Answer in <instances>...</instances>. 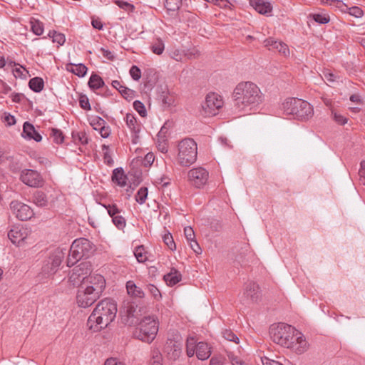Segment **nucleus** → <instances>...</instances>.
<instances>
[{
	"instance_id": "obj_1",
	"label": "nucleus",
	"mask_w": 365,
	"mask_h": 365,
	"mask_svg": "<svg viewBox=\"0 0 365 365\" xmlns=\"http://www.w3.org/2000/svg\"><path fill=\"white\" fill-rule=\"evenodd\" d=\"M233 106L237 111L247 112L263 101V94L259 87L250 81L240 82L232 95Z\"/></svg>"
},
{
	"instance_id": "obj_2",
	"label": "nucleus",
	"mask_w": 365,
	"mask_h": 365,
	"mask_svg": "<svg viewBox=\"0 0 365 365\" xmlns=\"http://www.w3.org/2000/svg\"><path fill=\"white\" fill-rule=\"evenodd\" d=\"M116 304L110 299L100 301L87 321V327L93 332H98L107 327L115 318Z\"/></svg>"
},
{
	"instance_id": "obj_3",
	"label": "nucleus",
	"mask_w": 365,
	"mask_h": 365,
	"mask_svg": "<svg viewBox=\"0 0 365 365\" xmlns=\"http://www.w3.org/2000/svg\"><path fill=\"white\" fill-rule=\"evenodd\" d=\"M282 109L287 115H292L300 120H307L314 115V110L310 103L299 98L287 99L282 103Z\"/></svg>"
},
{
	"instance_id": "obj_4",
	"label": "nucleus",
	"mask_w": 365,
	"mask_h": 365,
	"mask_svg": "<svg viewBox=\"0 0 365 365\" xmlns=\"http://www.w3.org/2000/svg\"><path fill=\"white\" fill-rule=\"evenodd\" d=\"M95 251L94 245L86 238L75 240L70 248L67 266L72 267L83 258H88Z\"/></svg>"
},
{
	"instance_id": "obj_5",
	"label": "nucleus",
	"mask_w": 365,
	"mask_h": 365,
	"mask_svg": "<svg viewBox=\"0 0 365 365\" xmlns=\"http://www.w3.org/2000/svg\"><path fill=\"white\" fill-rule=\"evenodd\" d=\"M295 333H297V329L285 323L272 324L269 329L272 340L274 343L286 348L293 346Z\"/></svg>"
},
{
	"instance_id": "obj_6",
	"label": "nucleus",
	"mask_w": 365,
	"mask_h": 365,
	"mask_svg": "<svg viewBox=\"0 0 365 365\" xmlns=\"http://www.w3.org/2000/svg\"><path fill=\"white\" fill-rule=\"evenodd\" d=\"M158 331V322L151 317H145L138 324L133 335L143 342L151 343Z\"/></svg>"
},
{
	"instance_id": "obj_7",
	"label": "nucleus",
	"mask_w": 365,
	"mask_h": 365,
	"mask_svg": "<svg viewBox=\"0 0 365 365\" xmlns=\"http://www.w3.org/2000/svg\"><path fill=\"white\" fill-rule=\"evenodd\" d=\"M197 146L192 138H185L178 144V163L185 167H189L197 160Z\"/></svg>"
},
{
	"instance_id": "obj_8",
	"label": "nucleus",
	"mask_w": 365,
	"mask_h": 365,
	"mask_svg": "<svg viewBox=\"0 0 365 365\" xmlns=\"http://www.w3.org/2000/svg\"><path fill=\"white\" fill-rule=\"evenodd\" d=\"M101 296L88 287L80 284L76 294V302L79 307L86 308L94 304Z\"/></svg>"
},
{
	"instance_id": "obj_9",
	"label": "nucleus",
	"mask_w": 365,
	"mask_h": 365,
	"mask_svg": "<svg viewBox=\"0 0 365 365\" xmlns=\"http://www.w3.org/2000/svg\"><path fill=\"white\" fill-rule=\"evenodd\" d=\"M65 255L63 250L56 249L44 262L42 267L43 273L47 275L54 274L61 265Z\"/></svg>"
},
{
	"instance_id": "obj_10",
	"label": "nucleus",
	"mask_w": 365,
	"mask_h": 365,
	"mask_svg": "<svg viewBox=\"0 0 365 365\" xmlns=\"http://www.w3.org/2000/svg\"><path fill=\"white\" fill-rule=\"evenodd\" d=\"M91 262L88 261L82 262L73 269L69 277V281L74 286L82 284L89 275H91Z\"/></svg>"
},
{
	"instance_id": "obj_11",
	"label": "nucleus",
	"mask_w": 365,
	"mask_h": 365,
	"mask_svg": "<svg viewBox=\"0 0 365 365\" xmlns=\"http://www.w3.org/2000/svg\"><path fill=\"white\" fill-rule=\"evenodd\" d=\"M223 106V101L220 96L211 93L207 95L205 101L202 107L206 115H215L217 111Z\"/></svg>"
},
{
	"instance_id": "obj_12",
	"label": "nucleus",
	"mask_w": 365,
	"mask_h": 365,
	"mask_svg": "<svg viewBox=\"0 0 365 365\" xmlns=\"http://www.w3.org/2000/svg\"><path fill=\"white\" fill-rule=\"evenodd\" d=\"M21 181L31 187H42L44 181L41 174L32 169H24L20 174Z\"/></svg>"
},
{
	"instance_id": "obj_13",
	"label": "nucleus",
	"mask_w": 365,
	"mask_h": 365,
	"mask_svg": "<svg viewBox=\"0 0 365 365\" xmlns=\"http://www.w3.org/2000/svg\"><path fill=\"white\" fill-rule=\"evenodd\" d=\"M10 209L16 217L21 221L31 219L34 215L33 210L29 205L17 200L11 201Z\"/></svg>"
},
{
	"instance_id": "obj_14",
	"label": "nucleus",
	"mask_w": 365,
	"mask_h": 365,
	"mask_svg": "<svg viewBox=\"0 0 365 365\" xmlns=\"http://www.w3.org/2000/svg\"><path fill=\"white\" fill-rule=\"evenodd\" d=\"M208 177L209 173L202 167L193 168L188 173L190 181L197 188L202 187L207 183Z\"/></svg>"
},
{
	"instance_id": "obj_15",
	"label": "nucleus",
	"mask_w": 365,
	"mask_h": 365,
	"mask_svg": "<svg viewBox=\"0 0 365 365\" xmlns=\"http://www.w3.org/2000/svg\"><path fill=\"white\" fill-rule=\"evenodd\" d=\"M81 284L85 285V287H88L91 291L102 295L106 288V280L101 274H93L89 275Z\"/></svg>"
},
{
	"instance_id": "obj_16",
	"label": "nucleus",
	"mask_w": 365,
	"mask_h": 365,
	"mask_svg": "<svg viewBox=\"0 0 365 365\" xmlns=\"http://www.w3.org/2000/svg\"><path fill=\"white\" fill-rule=\"evenodd\" d=\"M108 211V215L112 218V222L114 225L120 230H123L126 225V220L125 217L121 215L122 210L119 209L115 204H109L104 205Z\"/></svg>"
},
{
	"instance_id": "obj_17",
	"label": "nucleus",
	"mask_w": 365,
	"mask_h": 365,
	"mask_svg": "<svg viewBox=\"0 0 365 365\" xmlns=\"http://www.w3.org/2000/svg\"><path fill=\"white\" fill-rule=\"evenodd\" d=\"M29 230L23 226H14L8 232V237L13 244L19 245L29 235Z\"/></svg>"
},
{
	"instance_id": "obj_18",
	"label": "nucleus",
	"mask_w": 365,
	"mask_h": 365,
	"mask_svg": "<svg viewBox=\"0 0 365 365\" xmlns=\"http://www.w3.org/2000/svg\"><path fill=\"white\" fill-rule=\"evenodd\" d=\"M264 43V46L267 47L269 50L278 51L284 56L289 54L288 46L282 41H276L273 38H269L266 39Z\"/></svg>"
},
{
	"instance_id": "obj_19",
	"label": "nucleus",
	"mask_w": 365,
	"mask_h": 365,
	"mask_svg": "<svg viewBox=\"0 0 365 365\" xmlns=\"http://www.w3.org/2000/svg\"><path fill=\"white\" fill-rule=\"evenodd\" d=\"M22 137L29 140H34L36 142H40L42 140L41 134L35 129L33 124L29 122H25L23 125Z\"/></svg>"
},
{
	"instance_id": "obj_20",
	"label": "nucleus",
	"mask_w": 365,
	"mask_h": 365,
	"mask_svg": "<svg viewBox=\"0 0 365 365\" xmlns=\"http://www.w3.org/2000/svg\"><path fill=\"white\" fill-rule=\"evenodd\" d=\"M125 122L127 126L130 130L132 135L133 143H137L138 133L140 132V125L137 123V120L133 114L127 113L125 116Z\"/></svg>"
},
{
	"instance_id": "obj_21",
	"label": "nucleus",
	"mask_w": 365,
	"mask_h": 365,
	"mask_svg": "<svg viewBox=\"0 0 365 365\" xmlns=\"http://www.w3.org/2000/svg\"><path fill=\"white\" fill-rule=\"evenodd\" d=\"M165 351H167L170 359L176 360L181 354L182 344L180 342L170 340L166 344Z\"/></svg>"
},
{
	"instance_id": "obj_22",
	"label": "nucleus",
	"mask_w": 365,
	"mask_h": 365,
	"mask_svg": "<svg viewBox=\"0 0 365 365\" xmlns=\"http://www.w3.org/2000/svg\"><path fill=\"white\" fill-rule=\"evenodd\" d=\"M308 348L307 342L302 334L297 330L294 334V343L292 347L289 349H294L297 354H302L307 351Z\"/></svg>"
},
{
	"instance_id": "obj_23",
	"label": "nucleus",
	"mask_w": 365,
	"mask_h": 365,
	"mask_svg": "<svg viewBox=\"0 0 365 365\" xmlns=\"http://www.w3.org/2000/svg\"><path fill=\"white\" fill-rule=\"evenodd\" d=\"M259 287L255 282H250L246 284L244 294L250 299L252 302H256L259 299Z\"/></svg>"
},
{
	"instance_id": "obj_24",
	"label": "nucleus",
	"mask_w": 365,
	"mask_h": 365,
	"mask_svg": "<svg viewBox=\"0 0 365 365\" xmlns=\"http://www.w3.org/2000/svg\"><path fill=\"white\" fill-rule=\"evenodd\" d=\"M252 5L256 11L263 15L268 16L272 11V6L268 1L256 0L252 4Z\"/></svg>"
},
{
	"instance_id": "obj_25",
	"label": "nucleus",
	"mask_w": 365,
	"mask_h": 365,
	"mask_svg": "<svg viewBox=\"0 0 365 365\" xmlns=\"http://www.w3.org/2000/svg\"><path fill=\"white\" fill-rule=\"evenodd\" d=\"M211 355L210 347L205 342H199L196 345V356L200 360H206Z\"/></svg>"
},
{
	"instance_id": "obj_26",
	"label": "nucleus",
	"mask_w": 365,
	"mask_h": 365,
	"mask_svg": "<svg viewBox=\"0 0 365 365\" xmlns=\"http://www.w3.org/2000/svg\"><path fill=\"white\" fill-rule=\"evenodd\" d=\"M127 176L125 175L122 168H118L113 170L112 174V181L120 187L126 185Z\"/></svg>"
},
{
	"instance_id": "obj_27",
	"label": "nucleus",
	"mask_w": 365,
	"mask_h": 365,
	"mask_svg": "<svg viewBox=\"0 0 365 365\" xmlns=\"http://www.w3.org/2000/svg\"><path fill=\"white\" fill-rule=\"evenodd\" d=\"M163 278L168 286H174L181 280L182 274L177 269H172Z\"/></svg>"
},
{
	"instance_id": "obj_28",
	"label": "nucleus",
	"mask_w": 365,
	"mask_h": 365,
	"mask_svg": "<svg viewBox=\"0 0 365 365\" xmlns=\"http://www.w3.org/2000/svg\"><path fill=\"white\" fill-rule=\"evenodd\" d=\"M126 289L128 294L135 297H139L143 298L145 296L144 292L141 288L138 287L133 281H128L126 283Z\"/></svg>"
},
{
	"instance_id": "obj_29",
	"label": "nucleus",
	"mask_w": 365,
	"mask_h": 365,
	"mask_svg": "<svg viewBox=\"0 0 365 365\" xmlns=\"http://www.w3.org/2000/svg\"><path fill=\"white\" fill-rule=\"evenodd\" d=\"M66 69L78 77L85 76L88 71V68L83 63H69L67 65Z\"/></svg>"
},
{
	"instance_id": "obj_30",
	"label": "nucleus",
	"mask_w": 365,
	"mask_h": 365,
	"mask_svg": "<svg viewBox=\"0 0 365 365\" xmlns=\"http://www.w3.org/2000/svg\"><path fill=\"white\" fill-rule=\"evenodd\" d=\"M32 200L34 204L38 207H45L48 205V198L46 193L41 190L36 191L33 196Z\"/></svg>"
},
{
	"instance_id": "obj_31",
	"label": "nucleus",
	"mask_w": 365,
	"mask_h": 365,
	"mask_svg": "<svg viewBox=\"0 0 365 365\" xmlns=\"http://www.w3.org/2000/svg\"><path fill=\"white\" fill-rule=\"evenodd\" d=\"M182 6V0H165V7L170 15H175Z\"/></svg>"
},
{
	"instance_id": "obj_32",
	"label": "nucleus",
	"mask_w": 365,
	"mask_h": 365,
	"mask_svg": "<svg viewBox=\"0 0 365 365\" xmlns=\"http://www.w3.org/2000/svg\"><path fill=\"white\" fill-rule=\"evenodd\" d=\"M88 84L90 88L94 91L102 88L105 83L103 80L99 75L96 73H92L89 78Z\"/></svg>"
},
{
	"instance_id": "obj_33",
	"label": "nucleus",
	"mask_w": 365,
	"mask_h": 365,
	"mask_svg": "<svg viewBox=\"0 0 365 365\" xmlns=\"http://www.w3.org/2000/svg\"><path fill=\"white\" fill-rule=\"evenodd\" d=\"M29 86L34 92L39 93L43 89V80L40 77H34L29 80Z\"/></svg>"
},
{
	"instance_id": "obj_34",
	"label": "nucleus",
	"mask_w": 365,
	"mask_h": 365,
	"mask_svg": "<svg viewBox=\"0 0 365 365\" xmlns=\"http://www.w3.org/2000/svg\"><path fill=\"white\" fill-rule=\"evenodd\" d=\"M150 48L153 53L161 55L165 50V44L161 38H157L151 43Z\"/></svg>"
},
{
	"instance_id": "obj_35",
	"label": "nucleus",
	"mask_w": 365,
	"mask_h": 365,
	"mask_svg": "<svg viewBox=\"0 0 365 365\" xmlns=\"http://www.w3.org/2000/svg\"><path fill=\"white\" fill-rule=\"evenodd\" d=\"M196 340L193 336H189L186 341V353L188 357H192L196 354Z\"/></svg>"
},
{
	"instance_id": "obj_36",
	"label": "nucleus",
	"mask_w": 365,
	"mask_h": 365,
	"mask_svg": "<svg viewBox=\"0 0 365 365\" xmlns=\"http://www.w3.org/2000/svg\"><path fill=\"white\" fill-rule=\"evenodd\" d=\"M50 131V138L53 140V143L61 144L63 142L64 135L60 129L51 128Z\"/></svg>"
},
{
	"instance_id": "obj_37",
	"label": "nucleus",
	"mask_w": 365,
	"mask_h": 365,
	"mask_svg": "<svg viewBox=\"0 0 365 365\" xmlns=\"http://www.w3.org/2000/svg\"><path fill=\"white\" fill-rule=\"evenodd\" d=\"M31 31L37 36H40L43 32V24L39 20L32 19L31 20Z\"/></svg>"
},
{
	"instance_id": "obj_38",
	"label": "nucleus",
	"mask_w": 365,
	"mask_h": 365,
	"mask_svg": "<svg viewBox=\"0 0 365 365\" xmlns=\"http://www.w3.org/2000/svg\"><path fill=\"white\" fill-rule=\"evenodd\" d=\"M134 255L138 262H145L148 259L143 245H140L135 248Z\"/></svg>"
},
{
	"instance_id": "obj_39",
	"label": "nucleus",
	"mask_w": 365,
	"mask_h": 365,
	"mask_svg": "<svg viewBox=\"0 0 365 365\" xmlns=\"http://www.w3.org/2000/svg\"><path fill=\"white\" fill-rule=\"evenodd\" d=\"M154 160L155 155L153 153H148L144 158L138 157L136 159L137 162L141 163V164L145 168L150 166L153 163Z\"/></svg>"
},
{
	"instance_id": "obj_40",
	"label": "nucleus",
	"mask_w": 365,
	"mask_h": 365,
	"mask_svg": "<svg viewBox=\"0 0 365 365\" xmlns=\"http://www.w3.org/2000/svg\"><path fill=\"white\" fill-rule=\"evenodd\" d=\"M163 356L158 349H154L152 351L150 365H163Z\"/></svg>"
},
{
	"instance_id": "obj_41",
	"label": "nucleus",
	"mask_w": 365,
	"mask_h": 365,
	"mask_svg": "<svg viewBox=\"0 0 365 365\" xmlns=\"http://www.w3.org/2000/svg\"><path fill=\"white\" fill-rule=\"evenodd\" d=\"M147 196H148V188L146 187H141L138 190V191L135 195V200L139 204L142 205L145 202V200L147 199Z\"/></svg>"
},
{
	"instance_id": "obj_42",
	"label": "nucleus",
	"mask_w": 365,
	"mask_h": 365,
	"mask_svg": "<svg viewBox=\"0 0 365 365\" xmlns=\"http://www.w3.org/2000/svg\"><path fill=\"white\" fill-rule=\"evenodd\" d=\"M101 148L103 151L104 163L108 165H112L113 164V160L110 153L108 145H103Z\"/></svg>"
},
{
	"instance_id": "obj_43",
	"label": "nucleus",
	"mask_w": 365,
	"mask_h": 365,
	"mask_svg": "<svg viewBox=\"0 0 365 365\" xmlns=\"http://www.w3.org/2000/svg\"><path fill=\"white\" fill-rule=\"evenodd\" d=\"M79 106L80 107L86 110H91V106L89 102V99L85 94H80L79 95Z\"/></svg>"
},
{
	"instance_id": "obj_44",
	"label": "nucleus",
	"mask_w": 365,
	"mask_h": 365,
	"mask_svg": "<svg viewBox=\"0 0 365 365\" xmlns=\"http://www.w3.org/2000/svg\"><path fill=\"white\" fill-rule=\"evenodd\" d=\"M312 19L320 24H325L329 22L330 18L326 14H314L312 15Z\"/></svg>"
},
{
	"instance_id": "obj_45",
	"label": "nucleus",
	"mask_w": 365,
	"mask_h": 365,
	"mask_svg": "<svg viewBox=\"0 0 365 365\" xmlns=\"http://www.w3.org/2000/svg\"><path fill=\"white\" fill-rule=\"evenodd\" d=\"M223 337L230 341H233L235 344L239 343L238 336L230 329H225L222 331Z\"/></svg>"
},
{
	"instance_id": "obj_46",
	"label": "nucleus",
	"mask_w": 365,
	"mask_h": 365,
	"mask_svg": "<svg viewBox=\"0 0 365 365\" xmlns=\"http://www.w3.org/2000/svg\"><path fill=\"white\" fill-rule=\"evenodd\" d=\"M147 290L155 300H160L162 297L160 290L152 284L147 285Z\"/></svg>"
},
{
	"instance_id": "obj_47",
	"label": "nucleus",
	"mask_w": 365,
	"mask_h": 365,
	"mask_svg": "<svg viewBox=\"0 0 365 365\" xmlns=\"http://www.w3.org/2000/svg\"><path fill=\"white\" fill-rule=\"evenodd\" d=\"M133 108L141 117H145L147 115L145 107L141 101H135L133 102Z\"/></svg>"
},
{
	"instance_id": "obj_48",
	"label": "nucleus",
	"mask_w": 365,
	"mask_h": 365,
	"mask_svg": "<svg viewBox=\"0 0 365 365\" xmlns=\"http://www.w3.org/2000/svg\"><path fill=\"white\" fill-rule=\"evenodd\" d=\"M163 242L168 246V247L171 250H175L176 249L175 243L173 240V237L170 233L165 234L163 237Z\"/></svg>"
},
{
	"instance_id": "obj_49",
	"label": "nucleus",
	"mask_w": 365,
	"mask_h": 365,
	"mask_svg": "<svg viewBox=\"0 0 365 365\" xmlns=\"http://www.w3.org/2000/svg\"><path fill=\"white\" fill-rule=\"evenodd\" d=\"M346 11L351 16H353L356 18H360L364 15L363 10L359 6H346Z\"/></svg>"
},
{
	"instance_id": "obj_50",
	"label": "nucleus",
	"mask_w": 365,
	"mask_h": 365,
	"mask_svg": "<svg viewBox=\"0 0 365 365\" xmlns=\"http://www.w3.org/2000/svg\"><path fill=\"white\" fill-rule=\"evenodd\" d=\"M160 100L163 104L167 106H170L174 102L173 96H171L168 92H163L160 96Z\"/></svg>"
},
{
	"instance_id": "obj_51",
	"label": "nucleus",
	"mask_w": 365,
	"mask_h": 365,
	"mask_svg": "<svg viewBox=\"0 0 365 365\" xmlns=\"http://www.w3.org/2000/svg\"><path fill=\"white\" fill-rule=\"evenodd\" d=\"M170 56L173 59L177 61H182L183 57L185 56L184 52L178 48H175L170 51Z\"/></svg>"
},
{
	"instance_id": "obj_52",
	"label": "nucleus",
	"mask_w": 365,
	"mask_h": 365,
	"mask_svg": "<svg viewBox=\"0 0 365 365\" xmlns=\"http://www.w3.org/2000/svg\"><path fill=\"white\" fill-rule=\"evenodd\" d=\"M115 4L122 9L126 11H133L135 9V6L123 0H116Z\"/></svg>"
},
{
	"instance_id": "obj_53",
	"label": "nucleus",
	"mask_w": 365,
	"mask_h": 365,
	"mask_svg": "<svg viewBox=\"0 0 365 365\" xmlns=\"http://www.w3.org/2000/svg\"><path fill=\"white\" fill-rule=\"evenodd\" d=\"M130 74L134 81H138L141 77V71L137 66H132Z\"/></svg>"
},
{
	"instance_id": "obj_54",
	"label": "nucleus",
	"mask_w": 365,
	"mask_h": 365,
	"mask_svg": "<svg viewBox=\"0 0 365 365\" xmlns=\"http://www.w3.org/2000/svg\"><path fill=\"white\" fill-rule=\"evenodd\" d=\"M184 234L188 242H192L195 240V232L191 227H185Z\"/></svg>"
},
{
	"instance_id": "obj_55",
	"label": "nucleus",
	"mask_w": 365,
	"mask_h": 365,
	"mask_svg": "<svg viewBox=\"0 0 365 365\" xmlns=\"http://www.w3.org/2000/svg\"><path fill=\"white\" fill-rule=\"evenodd\" d=\"M252 255V252L248 247H246L245 250L240 252V255L236 257L235 259L240 264H245L247 260L245 259L244 255Z\"/></svg>"
},
{
	"instance_id": "obj_56",
	"label": "nucleus",
	"mask_w": 365,
	"mask_h": 365,
	"mask_svg": "<svg viewBox=\"0 0 365 365\" xmlns=\"http://www.w3.org/2000/svg\"><path fill=\"white\" fill-rule=\"evenodd\" d=\"M119 93L125 99H132L134 96V91L125 86H124L123 88H121V90H120Z\"/></svg>"
},
{
	"instance_id": "obj_57",
	"label": "nucleus",
	"mask_w": 365,
	"mask_h": 365,
	"mask_svg": "<svg viewBox=\"0 0 365 365\" xmlns=\"http://www.w3.org/2000/svg\"><path fill=\"white\" fill-rule=\"evenodd\" d=\"M331 115L333 116L334 120L339 125H344L347 123L348 119L341 114L337 113L336 112L332 111Z\"/></svg>"
},
{
	"instance_id": "obj_58",
	"label": "nucleus",
	"mask_w": 365,
	"mask_h": 365,
	"mask_svg": "<svg viewBox=\"0 0 365 365\" xmlns=\"http://www.w3.org/2000/svg\"><path fill=\"white\" fill-rule=\"evenodd\" d=\"M65 41H66L65 35L62 33L56 31L55 36H53V42L57 43L59 46H62L64 44Z\"/></svg>"
},
{
	"instance_id": "obj_59",
	"label": "nucleus",
	"mask_w": 365,
	"mask_h": 365,
	"mask_svg": "<svg viewBox=\"0 0 365 365\" xmlns=\"http://www.w3.org/2000/svg\"><path fill=\"white\" fill-rule=\"evenodd\" d=\"M3 121L6 123L8 126H11L16 123L15 117L9 113H4Z\"/></svg>"
},
{
	"instance_id": "obj_60",
	"label": "nucleus",
	"mask_w": 365,
	"mask_h": 365,
	"mask_svg": "<svg viewBox=\"0 0 365 365\" xmlns=\"http://www.w3.org/2000/svg\"><path fill=\"white\" fill-rule=\"evenodd\" d=\"M207 2L213 3L225 9L230 8L231 6V3L228 0H207Z\"/></svg>"
},
{
	"instance_id": "obj_61",
	"label": "nucleus",
	"mask_w": 365,
	"mask_h": 365,
	"mask_svg": "<svg viewBox=\"0 0 365 365\" xmlns=\"http://www.w3.org/2000/svg\"><path fill=\"white\" fill-rule=\"evenodd\" d=\"M359 181L365 185V160L361 162V168L359 170Z\"/></svg>"
},
{
	"instance_id": "obj_62",
	"label": "nucleus",
	"mask_w": 365,
	"mask_h": 365,
	"mask_svg": "<svg viewBox=\"0 0 365 365\" xmlns=\"http://www.w3.org/2000/svg\"><path fill=\"white\" fill-rule=\"evenodd\" d=\"M323 74L325 80L328 82L334 83L336 81L337 76L329 71H324Z\"/></svg>"
},
{
	"instance_id": "obj_63",
	"label": "nucleus",
	"mask_w": 365,
	"mask_h": 365,
	"mask_svg": "<svg viewBox=\"0 0 365 365\" xmlns=\"http://www.w3.org/2000/svg\"><path fill=\"white\" fill-rule=\"evenodd\" d=\"M77 137L79 140V142L83 144L86 145L88 143V138L85 132H79L77 133Z\"/></svg>"
},
{
	"instance_id": "obj_64",
	"label": "nucleus",
	"mask_w": 365,
	"mask_h": 365,
	"mask_svg": "<svg viewBox=\"0 0 365 365\" xmlns=\"http://www.w3.org/2000/svg\"><path fill=\"white\" fill-rule=\"evenodd\" d=\"M200 56V51L193 48L192 50L187 51L186 53H185V56H187L189 59L196 58Z\"/></svg>"
}]
</instances>
